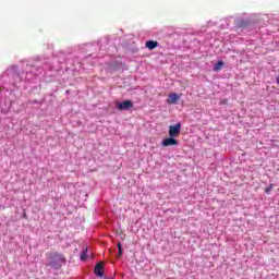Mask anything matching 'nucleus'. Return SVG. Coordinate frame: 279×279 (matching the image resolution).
Wrapping results in <instances>:
<instances>
[{"label": "nucleus", "instance_id": "nucleus-1", "mask_svg": "<svg viewBox=\"0 0 279 279\" xmlns=\"http://www.w3.org/2000/svg\"><path fill=\"white\" fill-rule=\"evenodd\" d=\"M49 262L46 264L47 267H53L54 269H60L62 267V263H64L66 259L64 258V255L59 253H50L48 256Z\"/></svg>", "mask_w": 279, "mask_h": 279}, {"label": "nucleus", "instance_id": "nucleus-2", "mask_svg": "<svg viewBox=\"0 0 279 279\" xmlns=\"http://www.w3.org/2000/svg\"><path fill=\"white\" fill-rule=\"evenodd\" d=\"M181 130H182V124L181 123L170 125L169 126V132H168L170 138H178V136H180Z\"/></svg>", "mask_w": 279, "mask_h": 279}, {"label": "nucleus", "instance_id": "nucleus-3", "mask_svg": "<svg viewBox=\"0 0 279 279\" xmlns=\"http://www.w3.org/2000/svg\"><path fill=\"white\" fill-rule=\"evenodd\" d=\"M116 108L118 110H130L131 108H134V102L132 100H124L122 102H117Z\"/></svg>", "mask_w": 279, "mask_h": 279}, {"label": "nucleus", "instance_id": "nucleus-4", "mask_svg": "<svg viewBox=\"0 0 279 279\" xmlns=\"http://www.w3.org/2000/svg\"><path fill=\"white\" fill-rule=\"evenodd\" d=\"M161 145H162V147H173V146L178 145V140H175L173 137H168L161 142Z\"/></svg>", "mask_w": 279, "mask_h": 279}, {"label": "nucleus", "instance_id": "nucleus-5", "mask_svg": "<svg viewBox=\"0 0 279 279\" xmlns=\"http://www.w3.org/2000/svg\"><path fill=\"white\" fill-rule=\"evenodd\" d=\"M94 274L98 276V278H104V263H98L94 268Z\"/></svg>", "mask_w": 279, "mask_h": 279}, {"label": "nucleus", "instance_id": "nucleus-6", "mask_svg": "<svg viewBox=\"0 0 279 279\" xmlns=\"http://www.w3.org/2000/svg\"><path fill=\"white\" fill-rule=\"evenodd\" d=\"M180 99V95L173 93L168 96L167 104L173 105L178 104V100Z\"/></svg>", "mask_w": 279, "mask_h": 279}, {"label": "nucleus", "instance_id": "nucleus-7", "mask_svg": "<svg viewBox=\"0 0 279 279\" xmlns=\"http://www.w3.org/2000/svg\"><path fill=\"white\" fill-rule=\"evenodd\" d=\"M147 49L154 50L156 47H158V41L148 40L146 41Z\"/></svg>", "mask_w": 279, "mask_h": 279}, {"label": "nucleus", "instance_id": "nucleus-8", "mask_svg": "<svg viewBox=\"0 0 279 279\" xmlns=\"http://www.w3.org/2000/svg\"><path fill=\"white\" fill-rule=\"evenodd\" d=\"M221 66H223V61H218L217 64L214 65V71H221Z\"/></svg>", "mask_w": 279, "mask_h": 279}, {"label": "nucleus", "instance_id": "nucleus-9", "mask_svg": "<svg viewBox=\"0 0 279 279\" xmlns=\"http://www.w3.org/2000/svg\"><path fill=\"white\" fill-rule=\"evenodd\" d=\"M123 256V247L121 245V242L118 243V258H121Z\"/></svg>", "mask_w": 279, "mask_h": 279}, {"label": "nucleus", "instance_id": "nucleus-10", "mask_svg": "<svg viewBox=\"0 0 279 279\" xmlns=\"http://www.w3.org/2000/svg\"><path fill=\"white\" fill-rule=\"evenodd\" d=\"M274 191V183H270L268 187L265 189V193L269 195Z\"/></svg>", "mask_w": 279, "mask_h": 279}, {"label": "nucleus", "instance_id": "nucleus-11", "mask_svg": "<svg viewBox=\"0 0 279 279\" xmlns=\"http://www.w3.org/2000/svg\"><path fill=\"white\" fill-rule=\"evenodd\" d=\"M81 260H86V253H83V254L81 255Z\"/></svg>", "mask_w": 279, "mask_h": 279}, {"label": "nucleus", "instance_id": "nucleus-12", "mask_svg": "<svg viewBox=\"0 0 279 279\" xmlns=\"http://www.w3.org/2000/svg\"><path fill=\"white\" fill-rule=\"evenodd\" d=\"M245 25H246V24L243 23V22H240V23H239V26H240V27H245Z\"/></svg>", "mask_w": 279, "mask_h": 279}, {"label": "nucleus", "instance_id": "nucleus-13", "mask_svg": "<svg viewBox=\"0 0 279 279\" xmlns=\"http://www.w3.org/2000/svg\"><path fill=\"white\" fill-rule=\"evenodd\" d=\"M222 104H226V100H225V101H222Z\"/></svg>", "mask_w": 279, "mask_h": 279}]
</instances>
